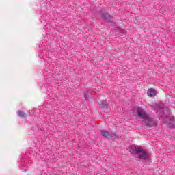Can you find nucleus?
<instances>
[{"mask_svg":"<svg viewBox=\"0 0 175 175\" xmlns=\"http://www.w3.org/2000/svg\"><path fill=\"white\" fill-rule=\"evenodd\" d=\"M21 166V169H22L23 172H27V169H24V167H28V163H27V161H25Z\"/></svg>","mask_w":175,"mask_h":175,"instance_id":"obj_7","label":"nucleus"},{"mask_svg":"<svg viewBox=\"0 0 175 175\" xmlns=\"http://www.w3.org/2000/svg\"><path fill=\"white\" fill-rule=\"evenodd\" d=\"M164 117H165V118H166L167 116H164Z\"/></svg>","mask_w":175,"mask_h":175,"instance_id":"obj_12","label":"nucleus"},{"mask_svg":"<svg viewBox=\"0 0 175 175\" xmlns=\"http://www.w3.org/2000/svg\"><path fill=\"white\" fill-rule=\"evenodd\" d=\"M101 18L106 21L107 23H113V18L109 15V13L104 12L101 15Z\"/></svg>","mask_w":175,"mask_h":175,"instance_id":"obj_4","label":"nucleus"},{"mask_svg":"<svg viewBox=\"0 0 175 175\" xmlns=\"http://www.w3.org/2000/svg\"><path fill=\"white\" fill-rule=\"evenodd\" d=\"M129 151L133 155H137L138 158L142 161H147L150 159V154L147 153V151L142 149V147L129 146Z\"/></svg>","mask_w":175,"mask_h":175,"instance_id":"obj_2","label":"nucleus"},{"mask_svg":"<svg viewBox=\"0 0 175 175\" xmlns=\"http://www.w3.org/2000/svg\"><path fill=\"white\" fill-rule=\"evenodd\" d=\"M84 98H85V99H86V100H88V92H87L84 94Z\"/></svg>","mask_w":175,"mask_h":175,"instance_id":"obj_11","label":"nucleus"},{"mask_svg":"<svg viewBox=\"0 0 175 175\" xmlns=\"http://www.w3.org/2000/svg\"><path fill=\"white\" fill-rule=\"evenodd\" d=\"M100 107H101V109H108L109 108V105H107V104H106V103L103 102L100 104Z\"/></svg>","mask_w":175,"mask_h":175,"instance_id":"obj_9","label":"nucleus"},{"mask_svg":"<svg viewBox=\"0 0 175 175\" xmlns=\"http://www.w3.org/2000/svg\"><path fill=\"white\" fill-rule=\"evenodd\" d=\"M148 96L152 98L157 95V90L155 89L150 88L147 92Z\"/></svg>","mask_w":175,"mask_h":175,"instance_id":"obj_6","label":"nucleus"},{"mask_svg":"<svg viewBox=\"0 0 175 175\" xmlns=\"http://www.w3.org/2000/svg\"><path fill=\"white\" fill-rule=\"evenodd\" d=\"M101 135L105 137L106 139H111L114 137L115 139H118L120 137L119 135L116 134V133H112L111 134L109 133V131L102 130L100 131Z\"/></svg>","mask_w":175,"mask_h":175,"instance_id":"obj_3","label":"nucleus"},{"mask_svg":"<svg viewBox=\"0 0 175 175\" xmlns=\"http://www.w3.org/2000/svg\"><path fill=\"white\" fill-rule=\"evenodd\" d=\"M115 29H118V32H120L122 35L124 33V30H122L120 27H115Z\"/></svg>","mask_w":175,"mask_h":175,"instance_id":"obj_10","label":"nucleus"},{"mask_svg":"<svg viewBox=\"0 0 175 175\" xmlns=\"http://www.w3.org/2000/svg\"><path fill=\"white\" fill-rule=\"evenodd\" d=\"M134 110H136L137 114L139 118H142V120H144L142 121L143 124H145L146 126H150L152 127L155 125V122H154V120L152 118H150L148 115L140 107H135Z\"/></svg>","mask_w":175,"mask_h":175,"instance_id":"obj_1","label":"nucleus"},{"mask_svg":"<svg viewBox=\"0 0 175 175\" xmlns=\"http://www.w3.org/2000/svg\"><path fill=\"white\" fill-rule=\"evenodd\" d=\"M170 122L168 123L169 128L173 129L175 128V117L170 116L168 118Z\"/></svg>","mask_w":175,"mask_h":175,"instance_id":"obj_5","label":"nucleus"},{"mask_svg":"<svg viewBox=\"0 0 175 175\" xmlns=\"http://www.w3.org/2000/svg\"><path fill=\"white\" fill-rule=\"evenodd\" d=\"M18 116H19L22 118H24V117H25L27 115L23 111H18Z\"/></svg>","mask_w":175,"mask_h":175,"instance_id":"obj_8","label":"nucleus"}]
</instances>
